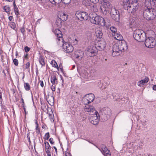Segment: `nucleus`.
Here are the masks:
<instances>
[{
	"instance_id": "obj_57",
	"label": "nucleus",
	"mask_w": 156,
	"mask_h": 156,
	"mask_svg": "<svg viewBox=\"0 0 156 156\" xmlns=\"http://www.w3.org/2000/svg\"><path fill=\"white\" fill-rule=\"evenodd\" d=\"M37 130L36 131V133L37 134H40L41 133L40 129H37V130Z\"/></svg>"
},
{
	"instance_id": "obj_5",
	"label": "nucleus",
	"mask_w": 156,
	"mask_h": 156,
	"mask_svg": "<svg viewBox=\"0 0 156 156\" xmlns=\"http://www.w3.org/2000/svg\"><path fill=\"white\" fill-rule=\"evenodd\" d=\"M143 16L146 20H152L156 16V10L154 9H146L143 12Z\"/></svg>"
},
{
	"instance_id": "obj_47",
	"label": "nucleus",
	"mask_w": 156,
	"mask_h": 156,
	"mask_svg": "<svg viewBox=\"0 0 156 156\" xmlns=\"http://www.w3.org/2000/svg\"><path fill=\"white\" fill-rule=\"evenodd\" d=\"M90 1L94 4L97 3L99 1V0H90Z\"/></svg>"
},
{
	"instance_id": "obj_64",
	"label": "nucleus",
	"mask_w": 156,
	"mask_h": 156,
	"mask_svg": "<svg viewBox=\"0 0 156 156\" xmlns=\"http://www.w3.org/2000/svg\"><path fill=\"white\" fill-rule=\"evenodd\" d=\"M53 148L55 149V151L56 153H57V148H56V147L55 146H54L53 147Z\"/></svg>"
},
{
	"instance_id": "obj_33",
	"label": "nucleus",
	"mask_w": 156,
	"mask_h": 156,
	"mask_svg": "<svg viewBox=\"0 0 156 156\" xmlns=\"http://www.w3.org/2000/svg\"><path fill=\"white\" fill-rule=\"evenodd\" d=\"M25 89L27 91L29 90H30V86L28 83H25L24 84Z\"/></svg>"
},
{
	"instance_id": "obj_61",
	"label": "nucleus",
	"mask_w": 156,
	"mask_h": 156,
	"mask_svg": "<svg viewBox=\"0 0 156 156\" xmlns=\"http://www.w3.org/2000/svg\"><path fill=\"white\" fill-rule=\"evenodd\" d=\"M13 6H14V7L16 6V3H15V0H14L13 2Z\"/></svg>"
},
{
	"instance_id": "obj_16",
	"label": "nucleus",
	"mask_w": 156,
	"mask_h": 156,
	"mask_svg": "<svg viewBox=\"0 0 156 156\" xmlns=\"http://www.w3.org/2000/svg\"><path fill=\"white\" fill-rule=\"evenodd\" d=\"M154 0H145V5L147 8V9H153L152 8L155 5Z\"/></svg>"
},
{
	"instance_id": "obj_21",
	"label": "nucleus",
	"mask_w": 156,
	"mask_h": 156,
	"mask_svg": "<svg viewBox=\"0 0 156 156\" xmlns=\"http://www.w3.org/2000/svg\"><path fill=\"white\" fill-rule=\"evenodd\" d=\"M84 109L85 111L89 112H93L94 111L95 112L96 111L93 105H89L85 106Z\"/></svg>"
},
{
	"instance_id": "obj_26",
	"label": "nucleus",
	"mask_w": 156,
	"mask_h": 156,
	"mask_svg": "<svg viewBox=\"0 0 156 156\" xmlns=\"http://www.w3.org/2000/svg\"><path fill=\"white\" fill-rule=\"evenodd\" d=\"M112 35L114 36L115 38L119 41L122 40L123 38L122 35L119 33L116 32L114 34H112Z\"/></svg>"
},
{
	"instance_id": "obj_48",
	"label": "nucleus",
	"mask_w": 156,
	"mask_h": 156,
	"mask_svg": "<svg viewBox=\"0 0 156 156\" xmlns=\"http://www.w3.org/2000/svg\"><path fill=\"white\" fill-rule=\"evenodd\" d=\"M30 66V63L29 62H27L26 64L25 68V69H27L29 68Z\"/></svg>"
},
{
	"instance_id": "obj_29",
	"label": "nucleus",
	"mask_w": 156,
	"mask_h": 156,
	"mask_svg": "<svg viewBox=\"0 0 156 156\" xmlns=\"http://www.w3.org/2000/svg\"><path fill=\"white\" fill-rule=\"evenodd\" d=\"M96 34L97 38H99L100 39L102 38L103 33L101 31L97 30L96 32Z\"/></svg>"
},
{
	"instance_id": "obj_17",
	"label": "nucleus",
	"mask_w": 156,
	"mask_h": 156,
	"mask_svg": "<svg viewBox=\"0 0 156 156\" xmlns=\"http://www.w3.org/2000/svg\"><path fill=\"white\" fill-rule=\"evenodd\" d=\"M85 97L87 98L86 100L87 101V103H85V104L86 105L92 102L94 100L95 98L94 95L91 93L86 95Z\"/></svg>"
},
{
	"instance_id": "obj_20",
	"label": "nucleus",
	"mask_w": 156,
	"mask_h": 156,
	"mask_svg": "<svg viewBox=\"0 0 156 156\" xmlns=\"http://www.w3.org/2000/svg\"><path fill=\"white\" fill-rule=\"evenodd\" d=\"M98 50L101 51L103 50L106 47V43L104 41H101L99 42L98 43Z\"/></svg>"
},
{
	"instance_id": "obj_18",
	"label": "nucleus",
	"mask_w": 156,
	"mask_h": 156,
	"mask_svg": "<svg viewBox=\"0 0 156 156\" xmlns=\"http://www.w3.org/2000/svg\"><path fill=\"white\" fill-rule=\"evenodd\" d=\"M48 97L46 98V100L48 103L51 105H53L54 104V99L53 96H49L48 94ZM47 97V96L46 97Z\"/></svg>"
},
{
	"instance_id": "obj_54",
	"label": "nucleus",
	"mask_w": 156,
	"mask_h": 156,
	"mask_svg": "<svg viewBox=\"0 0 156 156\" xmlns=\"http://www.w3.org/2000/svg\"><path fill=\"white\" fill-rule=\"evenodd\" d=\"M44 144L45 145V147H47V146L48 145H49L48 142H46L45 141H44Z\"/></svg>"
},
{
	"instance_id": "obj_35",
	"label": "nucleus",
	"mask_w": 156,
	"mask_h": 156,
	"mask_svg": "<svg viewBox=\"0 0 156 156\" xmlns=\"http://www.w3.org/2000/svg\"><path fill=\"white\" fill-rule=\"evenodd\" d=\"M10 27L15 30H16L17 29L16 24L14 22L10 23Z\"/></svg>"
},
{
	"instance_id": "obj_62",
	"label": "nucleus",
	"mask_w": 156,
	"mask_h": 156,
	"mask_svg": "<svg viewBox=\"0 0 156 156\" xmlns=\"http://www.w3.org/2000/svg\"><path fill=\"white\" fill-rule=\"evenodd\" d=\"M23 108L24 110V111L25 112V114H26V108L25 107V106L24 105H23Z\"/></svg>"
},
{
	"instance_id": "obj_14",
	"label": "nucleus",
	"mask_w": 156,
	"mask_h": 156,
	"mask_svg": "<svg viewBox=\"0 0 156 156\" xmlns=\"http://www.w3.org/2000/svg\"><path fill=\"white\" fill-rule=\"evenodd\" d=\"M86 5L89 10L90 12H95L98 10L96 5L93 4L90 2H89L87 3Z\"/></svg>"
},
{
	"instance_id": "obj_3",
	"label": "nucleus",
	"mask_w": 156,
	"mask_h": 156,
	"mask_svg": "<svg viewBox=\"0 0 156 156\" xmlns=\"http://www.w3.org/2000/svg\"><path fill=\"white\" fill-rule=\"evenodd\" d=\"M133 37L134 39L139 42L144 41L146 38L147 37L146 33L141 30H136L134 32Z\"/></svg>"
},
{
	"instance_id": "obj_44",
	"label": "nucleus",
	"mask_w": 156,
	"mask_h": 156,
	"mask_svg": "<svg viewBox=\"0 0 156 156\" xmlns=\"http://www.w3.org/2000/svg\"><path fill=\"white\" fill-rule=\"evenodd\" d=\"M30 48L28 47L27 46H25L24 48V50H25V51L26 53H27L30 50Z\"/></svg>"
},
{
	"instance_id": "obj_37",
	"label": "nucleus",
	"mask_w": 156,
	"mask_h": 156,
	"mask_svg": "<svg viewBox=\"0 0 156 156\" xmlns=\"http://www.w3.org/2000/svg\"><path fill=\"white\" fill-rule=\"evenodd\" d=\"M149 80L148 77H146L144 80H141V81L143 83V84L144 85V84L147 83L148 81Z\"/></svg>"
},
{
	"instance_id": "obj_24",
	"label": "nucleus",
	"mask_w": 156,
	"mask_h": 156,
	"mask_svg": "<svg viewBox=\"0 0 156 156\" xmlns=\"http://www.w3.org/2000/svg\"><path fill=\"white\" fill-rule=\"evenodd\" d=\"M51 82L52 84L54 85H56L58 83V82L56 75H53L51 76Z\"/></svg>"
},
{
	"instance_id": "obj_30",
	"label": "nucleus",
	"mask_w": 156,
	"mask_h": 156,
	"mask_svg": "<svg viewBox=\"0 0 156 156\" xmlns=\"http://www.w3.org/2000/svg\"><path fill=\"white\" fill-rule=\"evenodd\" d=\"M53 5L59 4L60 3L62 0H48Z\"/></svg>"
},
{
	"instance_id": "obj_7",
	"label": "nucleus",
	"mask_w": 156,
	"mask_h": 156,
	"mask_svg": "<svg viewBox=\"0 0 156 156\" xmlns=\"http://www.w3.org/2000/svg\"><path fill=\"white\" fill-rule=\"evenodd\" d=\"M102 118L103 121H107L111 115V110L108 107H105L102 108Z\"/></svg>"
},
{
	"instance_id": "obj_43",
	"label": "nucleus",
	"mask_w": 156,
	"mask_h": 156,
	"mask_svg": "<svg viewBox=\"0 0 156 156\" xmlns=\"http://www.w3.org/2000/svg\"><path fill=\"white\" fill-rule=\"evenodd\" d=\"M50 137V134L49 132H48L45 133V137L44 138L45 140H48Z\"/></svg>"
},
{
	"instance_id": "obj_58",
	"label": "nucleus",
	"mask_w": 156,
	"mask_h": 156,
	"mask_svg": "<svg viewBox=\"0 0 156 156\" xmlns=\"http://www.w3.org/2000/svg\"><path fill=\"white\" fill-rule=\"evenodd\" d=\"M28 54H26L24 55V58L25 59H28Z\"/></svg>"
},
{
	"instance_id": "obj_51",
	"label": "nucleus",
	"mask_w": 156,
	"mask_h": 156,
	"mask_svg": "<svg viewBox=\"0 0 156 156\" xmlns=\"http://www.w3.org/2000/svg\"><path fill=\"white\" fill-rule=\"evenodd\" d=\"M40 83V85L42 87H43L44 84L43 82L42 81L39 80L38 83Z\"/></svg>"
},
{
	"instance_id": "obj_50",
	"label": "nucleus",
	"mask_w": 156,
	"mask_h": 156,
	"mask_svg": "<svg viewBox=\"0 0 156 156\" xmlns=\"http://www.w3.org/2000/svg\"><path fill=\"white\" fill-rule=\"evenodd\" d=\"M53 138H51L49 139V141L51 144H53L54 143V142L53 141Z\"/></svg>"
},
{
	"instance_id": "obj_27",
	"label": "nucleus",
	"mask_w": 156,
	"mask_h": 156,
	"mask_svg": "<svg viewBox=\"0 0 156 156\" xmlns=\"http://www.w3.org/2000/svg\"><path fill=\"white\" fill-rule=\"evenodd\" d=\"M54 33L57 37L62 38V32L58 29H56Z\"/></svg>"
},
{
	"instance_id": "obj_53",
	"label": "nucleus",
	"mask_w": 156,
	"mask_h": 156,
	"mask_svg": "<svg viewBox=\"0 0 156 156\" xmlns=\"http://www.w3.org/2000/svg\"><path fill=\"white\" fill-rule=\"evenodd\" d=\"M152 89L153 90L156 91V84L153 85Z\"/></svg>"
},
{
	"instance_id": "obj_22",
	"label": "nucleus",
	"mask_w": 156,
	"mask_h": 156,
	"mask_svg": "<svg viewBox=\"0 0 156 156\" xmlns=\"http://www.w3.org/2000/svg\"><path fill=\"white\" fill-rule=\"evenodd\" d=\"M68 15L63 12H61L59 14V17L62 21H66L68 18Z\"/></svg>"
},
{
	"instance_id": "obj_42",
	"label": "nucleus",
	"mask_w": 156,
	"mask_h": 156,
	"mask_svg": "<svg viewBox=\"0 0 156 156\" xmlns=\"http://www.w3.org/2000/svg\"><path fill=\"white\" fill-rule=\"evenodd\" d=\"M13 62L14 64L16 66H17L18 64V60L16 58H14L13 59Z\"/></svg>"
},
{
	"instance_id": "obj_32",
	"label": "nucleus",
	"mask_w": 156,
	"mask_h": 156,
	"mask_svg": "<svg viewBox=\"0 0 156 156\" xmlns=\"http://www.w3.org/2000/svg\"><path fill=\"white\" fill-rule=\"evenodd\" d=\"M3 9V10L7 12L8 14V15H9V14L10 13V7L9 5H6L4 6Z\"/></svg>"
},
{
	"instance_id": "obj_55",
	"label": "nucleus",
	"mask_w": 156,
	"mask_h": 156,
	"mask_svg": "<svg viewBox=\"0 0 156 156\" xmlns=\"http://www.w3.org/2000/svg\"><path fill=\"white\" fill-rule=\"evenodd\" d=\"M21 101H22V106H23V105H24V102L23 100V99L22 98L21 99Z\"/></svg>"
},
{
	"instance_id": "obj_59",
	"label": "nucleus",
	"mask_w": 156,
	"mask_h": 156,
	"mask_svg": "<svg viewBox=\"0 0 156 156\" xmlns=\"http://www.w3.org/2000/svg\"><path fill=\"white\" fill-rule=\"evenodd\" d=\"M60 69L61 71L63 73H64V71L63 69V67H60Z\"/></svg>"
},
{
	"instance_id": "obj_60",
	"label": "nucleus",
	"mask_w": 156,
	"mask_h": 156,
	"mask_svg": "<svg viewBox=\"0 0 156 156\" xmlns=\"http://www.w3.org/2000/svg\"><path fill=\"white\" fill-rule=\"evenodd\" d=\"M35 129L36 130L38 129H40V128L39 127V125H36Z\"/></svg>"
},
{
	"instance_id": "obj_19",
	"label": "nucleus",
	"mask_w": 156,
	"mask_h": 156,
	"mask_svg": "<svg viewBox=\"0 0 156 156\" xmlns=\"http://www.w3.org/2000/svg\"><path fill=\"white\" fill-rule=\"evenodd\" d=\"M101 26H105L107 28L111 25L110 21L109 19L106 18H104V21H102L101 24Z\"/></svg>"
},
{
	"instance_id": "obj_8",
	"label": "nucleus",
	"mask_w": 156,
	"mask_h": 156,
	"mask_svg": "<svg viewBox=\"0 0 156 156\" xmlns=\"http://www.w3.org/2000/svg\"><path fill=\"white\" fill-rule=\"evenodd\" d=\"M76 16L79 20L81 21L87 20L89 17L87 13L85 12L77 11L76 12Z\"/></svg>"
},
{
	"instance_id": "obj_46",
	"label": "nucleus",
	"mask_w": 156,
	"mask_h": 156,
	"mask_svg": "<svg viewBox=\"0 0 156 156\" xmlns=\"http://www.w3.org/2000/svg\"><path fill=\"white\" fill-rule=\"evenodd\" d=\"M86 35L88 37V38H90L92 36V34L90 32H87V33H86Z\"/></svg>"
},
{
	"instance_id": "obj_13",
	"label": "nucleus",
	"mask_w": 156,
	"mask_h": 156,
	"mask_svg": "<svg viewBox=\"0 0 156 156\" xmlns=\"http://www.w3.org/2000/svg\"><path fill=\"white\" fill-rule=\"evenodd\" d=\"M98 51V49L95 46L90 47L87 50V54L88 56L93 57L96 55Z\"/></svg>"
},
{
	"instance_id": "obj_6",
	"label": "nucleus",
	"mask_w": 156,
	"mask_h": 156,
	"mask_svg": "<svg viewBox=\"0 0 156 156\" xmlns=\"http://www.w3.org/2000/svg\"><path fill=\"white\" fill-rule=\"evenodd\" d=\"M144 41L145 46L149 48H152L156 44V41L153 37L147 36Z\"/></svg>"
},
{
	"instance_id": "obj_45",
	"label": "nucleus",
	"mask_w": 156,
	"mask_h": 156,
	"mask_svg": "<svg viewBox=\"0 0 156 156\" xmlns=\"http://www.w3.org/2000/svg\"><path fill=\"white\" fill-rule=\"evenodd\" d=\"M56 85H54L52 84L51 87V88L53 91H55Z\"/></svg>"
},
{
	"instance_id": "obj_11",
	"label": "nucleus",
	"mask_w": 156,
	"mask_h": 156,
	"mask_svg": "<svg viewBox=\"0 0 156 156\" xmlns=\"http://www.w3.org/2000/svg\"><path fill=\"white\" fill-rule=\"evenodd\" d=\"M94 145L101 151L104 156H111L110 151L108 149L105 145H101L100 148L98 147L95 144H94Z\"/></svg>"
},
{
	"instance_id": "obj_1",
	"label": "nucleus",
	"mask_w": 156,
	"mask_h": 156,
	"mask_svg": "<svg viewBox=\"0 0 156 156\" xmlns=\"http://www.w3.org/2000/svg\"><path fill=\"white\" fill-rule=\"evenodd\" d=\"M127 48V45L126 42H122L121 44L120 43L119 44H115L113 47L112 55L113 57L118 56Z\"/></svg>"
},
{
	"instance_id": "obj_41",
	"label": "nucleus",
	"mask_w": 156,
	"mask_h": 156,
	"mask_svg": "<svg viewBox=\"0 0 156 156\" xmlns=\"http://www.w3.org/2000/svg\"><path fill=\"white\" fill-rule=\"evenodd\" d=\"M20 30L21 31V32L22 33L23 35H24L25 34L26 32L24 27H23L20 28Z\"/></svg>"
},
{
	"instance_id": "obj_52",
	"label": "nucleus",
	"mask_w": 156,
	"mask_h": 156,
	"mask_svg": "<svg viewBox=\"0 0 156 156\" xmlns=\"http://www.w3.org/2000/svg\"><path fill=\"white\" fill-rule=\"evenodd\" d=\"M142 82H141V80L139 81L138 82V83H137L138 85L139 86H141L143 85V83H142Z\"/></svg>"
},
{
	"instance_id": "obj_49",
	"label": "nucleus",
	"mask_w": 156,
	"mask_h": 156,
	"mask_svg": "<svg viewBox=\"0 0 156 156\" xmlns=\"http://www.w3.org/2000/svg\"><path fill=\"white\" fill-rule=\"evenodd\" d=\"M65 156H72L71 154L69 152H68L67 151H65Z\"/></svg>"
},
{
	"instance_id": "obj_4",
	"label": "nucleus",
	"mask_w": 156,
	"mask_h": 156,
	"mask_svg": "<svg viewBox=\"0 0 156 156\" xmlns=\"http://www.w3.org/2000/svg\"><path fill=\"white\" fill-rule=\"evenodd\" d=\"M89 19L90 22L97 25H101L102 21H104V18L98 15L95 12H91L89 14Z\"/></svg>"
},
{
	"instance_id": "obj_38",
	"label": "nucleus",
	"mask_w": 156,
	"mask_h": 156,
	"mask_svg": "<svg viewBox=\"0 0 156 156\" xmlns=\"http://www.w3.org/2000/svg\"><path fill=\"white\" fill-rule=\"evenodd\" d=\"M132 4L134 5H136L137 7V9L138 8L139 5V3H138L137 0H132Z\"/></svg>"
},
{
	"instance_id": "obj_10",
	"label": "nucleus",
	"mask_w": 156,
	"mask_h": 156,
	"mask_svg": "<svg viewBox=\"0 0 156 156\" xmlns=\"http://www.w3.org/2000/svg\"><path fill=\"white\" fill-rule=\"evenodd\" d=\"M110 14L112 19L116 22H119L120 20V13L115 8H112Z\"/></svg>"
},
{
	"instance_id": "obj_39",
	"label": "nucleus",
	"mask_w": 156,
	"mask_h": 156,
	"mask_svg": "<svg viewBox=\"0 0 156 156\" xmlns=\"http://www.w3.org/2000/svg\"><path fill=\"white\" fill-rule=\"evenodd\" d=\"M45 151L46 152H50L51 147L50 145H48L47 146V147H45Z\"/></svg>"
},
{
	"instance_id": "obj_31",
	"label": "nucleus",
	"mask_w": 156,
	"mask_h": 156,
	"mask_svg": "<svg viewBox=\"0 0 156 156\" xmlns=\"http://www.w3.org/2000/svg\"><path fill=\"white\" fill-rule=\"evenodd\" d=\"M53 67L56 68L58 70L59 68L57 65L56 62L55 60H52L51 62Z\"/></svg>"
},
{
	"instance_id": "obj_9",
	"label": "nucleus",
	"mask_w": 156,
	"mask_h": 156,
	"mask_svg": "<svg viewBox=\"0 0 156 156\" xmlns=\"http://www.w3.org/2000/svg\"><path fill=\"white\" fill-rule=\"evenodd\" d=\"M62 42V48L64 52L68 53L72 52L74 49L73 46L69 43L64 41L63 40Z\"/></svg>"
},
{
	"instance_id": "obj_25",
	"label": "nucleus",
	"mask_w": 156,
	"mask_h": 156,
	"mask_svg": "<svg viewBox=\"0 0 156 156\" xmlns=\"http://www.w3.org/2000/svg\"><path fill=\"white\" fill-rule=\"evenodd\" d=\"M38 60L40 64L41 65L42 67L45 66V63L44 61V57L43 55H40Z\"/></svg>"
},
{
	"instance_id": "obj_34",
	"label": "nucleus",
	"mask_w": 156,
	"mask_h": 156,
	"mask_svg": "<svg viewBox=\"0 0 156 156\" xmlns=\"http://www.w3.org/2000/svg\"><path fill=\"white\" fill-rule=\"evenodd\" d=\"M110 30L112 31V34H114L117 32V29L114 27H112L110 28Z\"/></svg>"
},
{
	"instance_id": "obj_36",
	"label": "nucleus",
	"mask_w": 156,
	"mask_h": 156,
	"mask_svg": "<svg viewBox=\"0 0 156 156\" xmlns=\"http://www.w3.org/2000/svg\"><path fill=\"white\" fill-rule=\"evenodd\" d=\"M71 1V0H62V2L66 5H69Z\"/></svg>"
},
{
	"instance_id": "obj_40",
	"label": "nucleus",
	"mask_w": 156,
	"mask_h": 156,
	"mask_svg": "<svg viewBox=\"0 0 156 156\" xmlns=\"http://www.w3.org/2000/svg\"><path fill=\"white\" fill-rule=\"evenodd\" d=\"M14 9L15 14L16 15L18 16L19 15V13L18 8L16 6L14 7Z\"/></svg>"
},
{
	"instance_id": "obj_28",
	"label": "nucleus",
	"mask_w": 156,
	"mask_h": 156,
	"mask_svg": "<svg viewBox=\"0 0 156 156\" xmlns=\"http://www.w3.org/2000/svg\"><path fill=\"white\" fill-rule=\"evenodd\" d=\"M58 18L55 21V23L58 27H61L62 26V21L61 19L59 18V16H58Z\"/></svg>"
},
{
	"instance_id": "obj_23",
	"label": "nucleus",
	"mask_w": 156,
	"mask_h": 156,
	"mask_svg": "<svg viewBox=\"0 0 156 156\" xmlns=\"http://www.w3.org/2000/svg\"><path fill=\"white\" fill-rule=\"evenodd\" d=\"M98 2L102 5H104L105 8L106 7L105 5H106L107 7L109 6V8H111L112 6L108 0H99Z\"/></svg>"
},
{
	"instance_id": "obj_2",
	"label": "nucleus",
	"mask_w": 156,
	"mask_h": 156,
	"mask_svg": "<svg viewBox=\"0 0 156 156\" xmlns=\"http://www.w3.org/2000/svg\"><path fill=\"white\" fill-rule=\"evenodd\" d=\"M130 0H123L122 2V6L124 9L127 10L129 13H131L133 15H135L136 12L137 10V7L136 5L131 4L130 2Z\"/></svg>"
},
{
	"instance_id": "obj_63",
	"label": "nucleus",
	"mask_w": 156,
	"mask_h": 156,
	"mask_svg": "<svg viewBox=\"0 0 156 156\" xmlns=\"http://www.w3.org/2000/svg\"><path fill=\"white\" fill-rule=\"evenodd\" d=\"M48 156H51V152H46Z\"/></svg>"
},
{
	"instance_id": "obj_12",
	"label": "nucleus",
	"mask_w": 156,
	"mask_h": 156,
	"mask_svg": "<svg viewBox=\"0 0 156 156\" xmlns=\"http://www.w3.org/2000/svg\"><path fill=\"white\" fill-rule=\"evenodd\" d=\"M94 114L91 116L90 119V122L94 125H97L99 121V118H98V115L99 114L97 111L94 112Z\"/></svg>"
},
{
	"instance_id": "obj_15",
	"label": "nucleus",
	"mask_w": 156,
	"mask_h": 156,
	"mask_svg": "<svg viewBox=\"0 0 156 156\" xmlns=\"http://www.w3.org/2000/svg\"><path fill=\"white\" fill-rule=\"evenodd\" d=\"M83 52L81 50H79L74 52L73 56L76 58L81 59L83 57Z\"/></svg>"
},
{
	"instance_id": "obj_56",
	"label": "nucleus",
	"mask_w": 156,
	"mask_h": 156,
	"mask_svg": "<svg viewBox=\"0 0 156 156\" xmlns=\"http://www.w3.org/2000/svg\"><path fill=\"white\" fill-rule=\"evenodd\" d=\"M27 137L28 138V140H29V141L30 142V136H29V133L27 134Z\"/></svg>"
}]
</instances>
